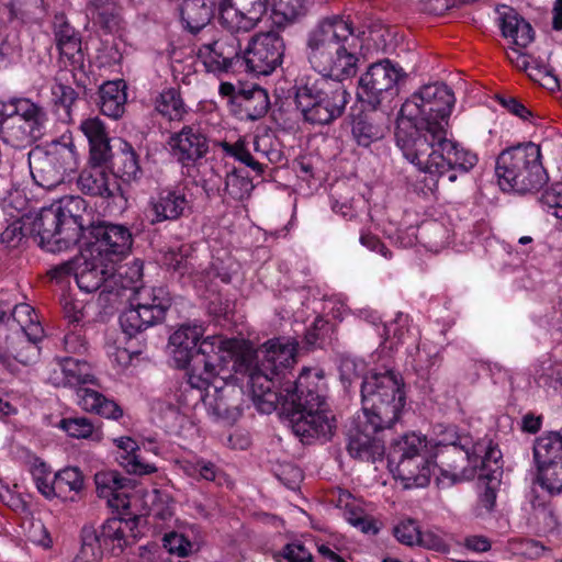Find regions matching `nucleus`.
Listing matches in <instances>:
<instances>
[{
    "label": "nucleus",
    "instance_id": "nucleus-1",
    "mask_svg": "<svg viewBox=\"0 0 562 562\" xmlns=\"http://www.w3.org/2000/svg\"><path fill=\"white\" fill-rule=\"evenodd\" d=\"M305 56L318 77L340 82L353 77L359 58L352 21L338 15L322 20L307 34Z\"/></svg>",
    "mask_w": 562,
    "mask_h": 562
},
{
    "label": "nucleus",
    "instance_id": "nucleus-2",
    "mask_svg": "<svg viewBox=\"0 0 562 562\" xmlns=\"http://www.w3.org/2000/svg\"><path fill=\"white\" fill-rule=\"evenodd\" d=\"M454 101L451 89L438 82L425 85L413 93L400 110L395 133L398 148L403 151V140L417 143L447 132Z\"/></svg>",
    "mask_w": 562,
    "mask_h": 562
},
{
    "label": "nucleus",
    "instance_id": "nucleus-3",
    "mask_svg": "<svg viewBox=\"0 0 562 562\" xmlns=\"http://www.w3.org/2000/svg\"><path fill=\"white\" fill-rule=\"evenodd\" d=\"M326 383L321 370L304 368L286 390L279 404L291 402V428L302 441L311 438L329 439L336 428L335 417L326 408Z\"/></svg>",
    "mask_w": 562,
    "mask_h": 562
},
{
    "label": "nucleus",
    "instance_id": "nucleus-4",
    "mask_svg": "<svg viewBox=\"0 0 562 562\" xmlns=\"http://www.w3.org/2000/svg\"><path fill=\"white\" fill-rule=\"evenodd\" d=\"M403 156L419 171L431 177L432 184L428 187L429 190H434L438 179L447 173L448 181L456 182L458 172L468 173L479 160L475 153L448 139L447 132L439 133L434 138L419 139L417 143L403 140Z\"/></svg>",
    "mask_w": 562,
    "mask_h": 562
},
{
    "label": "nucleus",
    "instance_id": "nucleus-5",
    "mask_svg": "<svg viewBox=\"0 0 562 562\" xmlns=\"http://www.w3.org/2000/svg\"><path fill=\"white\" fill-rule=\"evenodd\" d=\"M87 207L80 196H65L43 205L37 213V235L47 251H63L78 244L85 235V220L77 212Z\"/></svg>",
    "mask_w": 562,
    "mask_h": 562
},
{
    "label": "nucleus",
    "instance_id": "nucleus-6",
    "mask_svg": "<svg viewBox=\"0 0 562 562\" xmlns=\"http://www.w3.org/2000/svg\"><path fill=\"white\" fill-rule=\"evenodd\" d=\"M43 379L55 387H77L78 405L87 411L105 418L117 419L123 415L120 406L104 397L98 391L81 387L83 384H94L91 366L72 357L57 359L47 364L43 371Z\"/></svg>",
    "mask_w": 562,
    "mask_h": 562
},
{
    "label": "nucleus",
    "instance_id": "nucleus-7",
    "mask_svg": "<svg viewBox=\"0 0 562 562\" xmlns=\"http://www.w3.org/2000/svg\"><path fill=\"white\" fill-rule=\"evenodd\" d=\"M405 400L403 380L394 371L370 373L362 381V412L372 430L391 428L400 419Z\"/></svg>",
    "mask_w": 562,
    "mask_h": 562
},
{
    "label": "nucleus",
    "instance_id": "nucleus-8",
    "mask_svg": "<svg viewBox=\"0 0 562 562\" xmlns=\"http://www.w3.org/2000/svg\"><path fill=\"white\" fill-rule=\"evenodd\" d=\"M260 364L249 372V387L255 406L265 414L277 409L282 394L276 390L273 378L294 364L296 344L270 340L260 350Z\"/></svg>",
    "mask_w": 562,
    "mask_h": 562
},
{
    "label": "nucleus",
    "instance_id": "nucleus-9",
    "mask_svg": "<svg viewBox=\"0 0 562 562\" xmlns=\"http://www.w3.org/2000/svg\"><path fill=\"white\" fill-rule=\"evenodd\" d=\"M348 99L342 82L326 77H306L296 86V108L313 125H327L340 117Z\"/></svg>",
    "mask_w": 562,
    "mask_h": 562
},
{
    "label": "nucleus",
    "instance_id": "nucleus-10",
    "mask_svg": "<svg viewBox=\"0 0 562 562\" xmlns=\"http://www.w3.org/2000/svg\"><path fill=\"white\" fill-rule=\"evenodd\" d=\"M496 175L504 190L519 193L539 190L548 180L540 146L529 142L503 150L496 160Z\"/></svg>",
    "mask_w": 562,
    "mask_h": 562
},
{
    "label": "nucleus",
    "instance_id": "nucleus-11",
    "mask_svg": "<svg viewBox=\"0 0 562 562\" xmlns=\"http://www.w3.org/2000/svg\"><path fill=\"white\" fill-rule=\"evenodd\" d=\"M389 467L394 476L404 483V487H425L429 484L435 464L428 458L425 436L409 432L392 443Z\"/></svg>",
    "mask_w": 562,
    "mask_h": 562
},
{
    "label": "nucleus",
    "instance_id": "nucleus-12",
    "mask_svg": "<svg viewBox=\"0 0 562 562\" xmlns=\"http://www.w3.org/2000/svg\"><path fill=\"white\" fill-rule=\"evenodd\" d=\"M172 296L164 285H139L130 297V306L120 316V324L130 337L160 324L172 306Z\"/></svg>",
    "mask_w": 562,
    "mask_h": 562
},
{
    "label": "nucleus",
    "instance_id": "nucleus-13",
    "mask_svg": "<svg viewBox=\"0 0 562 562\" xmlns=\"http://www.w3.org/2000/svg\"><path fill=\"white\" fill-rule=\"evenodd\" d=\"M237 341L222 335L205 337L196 347L193 363L187 372V386L205 389L220 373V366L235 351Z\"/></svg>",
    "mask_w": 562,
    "mask_h": 562
},
{
    "label": "nucleus",
    "instance_id": "nucleus-14",
    "mask_svg": "<svg viewBox=\"0 0 562 562\" xmlns=\"http://www.w3.org/2000/svg\"><path fill=\"white\" fill-rule=\"evenodd\" d=\"M404 77L403 69L389 59L374 63L359 79L358 98L376 109L397 95V83Z\"/></svg>",
    "mask_w": 562,
    "mask_h": 562
},
{
    "label": "nucleus",
    "instance_id": "nucleus-15",
    "mask_svg": "<svg viewBox=\"0 0 562 562\" xmlns=\"http://www.w3.org/2000/svg\"><path fill=\"white\" fill-rule=\"evenodd\" d=\"M284 50V41L278 32H259L241 49L240 60L245 64L246 71L256 76H268L282 65Z\"/></svg>",
    "mask_w": 562,
    "mask_h": 562
},
{
    "label": "nucleus",
    "instance_id": "nucleus-16",
    "mask_svg": "<svg viewBox=\"0 0 562 562\" xmlns=\"http://www.w3.org/2000/svg\"><path fill=\"white\" fill-rule=\"evenodd\" d=\"M86 232L94 238L89 249L115 266L132 250L133 235L125 225L105 221L89 223L87 227L85 226Z\"/></svg>",
    "mask_w": 562,
    "mask_h": 562
},
{
    "label": "nucleus",
    "instance_id": "nucleus-17",
    "mask_svg": "<svg viewBox=\"0 0 562 562\" xmlns=\"http://www.w3.org/2000/svg\"><path fill=\"white\" fill-rule=\"evenodd\" d=\"M236 33L215 37V34L207 35L196 50L198 59L203 64L207 72L226 74L234 65L240 61L241 43Z\"/></svg>",
    "mask_w": 562,
    "mask_h": 562
},
{
    "label": "nucleus",
    "instance_id": "nucleus-18",
    "mask_svg": "<svg viewBox=\"0 0 562 562\" xmlns=\"http://www.w3.org/2000/svg\"><path fill=\"white\" fill-rule=\"evenodd\" d=\"M271 0H218L220 24L232 33L252 31Z\"/></svg>",
    "mask_w": 562,
    "mask_h": 562
},
{
    "label": "nucleus",
    "instance_id": "nucleus-19",
    "mask_svg": "<svg viewBox=\"0 0 562 562\" xmlns=\"http://www.w3.org/2000/svg\"><path fill=\"white\" fill-rule=\"evenodd\" d=\"M72 159L71 147L56 139L37 145V164L43 173V181H37V186L50 189L63 183L64 172Z\"/></svg>",
    "mask_w": 562,
    "mask_h": 562
},
{
    "label": "nucleus",
    "instance_id": "nucleus-20",
    "mask_svg": "<svg viewBox=\"0 0 562 562\" xmlns=\"http://www.w3.org/2000/svg\"><path fill=\"white\" fill-rule=\"evenodd\" d=\"M205 389H194L196 400L203 401L209 412L216 418L234 420L241 413L243 391L240 387L224 383L223 385L211 384Z\"/></svg>",
    "mask_w": 562,
    "mask_h": 562
},
{
    "label": "nucleus",
    "instance_id": "nucleus-21",
    "mask_svg": "<svg viewBox=\"0 0 562 562\" xmlns=\"http://www.w3.org/2000/svg\"><path fill=\"white\" fill-rule=\"evenodd\" d=\"M115 276V265L108 262L101 256L87 250L82 254V261L75 271L76 282L83 292L91 293L104 286V291L112 292L111 277Z\"/></svg>",
    "mask_w": 562,
    "mask_h": 562
},
{
    "label": "nucleus",
    "instance_id": "nucleus-22",
    "mask_svg": "<svg viewBox=\"0 0 562 562\" xmlns=\"http://www.w3.org/2000/svg\"><path fill=\"white\" fill-rule=\"evenodd\" d=\"M83 477L77 468H66L53 472L44 462L37 461V491L46 498L78 492L82 488Z\"/></svg>",
    "mask_w": 562,
    "mask_h": 562
},
{
    "label": "nucleus",
    "instance_id": "nucleus-23",
    "mask_svg": "<svg viewBox=\"0 0 562 562\" xmlns=\"http://www.w3.org/2000/svg\"><path fill=\"white\" fill-rule=\"evenodd\" d=\"M473 465L467 469L461 477H475L486 481L488 484L499 481L502 453L491 440L484 439L473 445L471 449Z\"/></svg>",
    "mask_w": 562,
    "mask_h": 562
},
{
    "label": "nucleus",
    "instance_id": "nucleus-24",
    "mask_svg": "<svg viewBox=\"0 0 562 562\" xmlns=\"http://www.w3.org/2000/svg\"><path fill=\"white\" fill-rule=\"evenodd\" d=\"M171 155L183 166L194 164L209 150L205 136L192 126L186 125L168 139Z\"/></svg>",
    "mask_w": 562,
    "mask_h": 562
},
{
    "label": "nucleus",
    "instance_id": "nucleus-25",
    "mask_svg": "<svg viewBox=\"0 0 562 562\" xmlns=\"http://www.w3.org/2000/svg\"><path fill=\"white\" fill-rule=\"evenodd\" d=\"M97 494L106 501V505L115 510L130 508V497L125 490L131 485V480L124 477L117 471L104 470L94 475Z\"/></svg>",
    "mask_w": 562,
    "mask_h": 562
},
{
    "label": "nucleus",
    "instance_id": "nucleus-26",
    "mask_svg": "<svg viewBox=\"0 0 562 562\" xmlns=\"http://www.w3.org/2000/svg\"><path fill=\"white\" fill-rule=\"evenodd\" d=\"M203 335L199 325H182L169 338L172 358L179 368L189 371L196 350L198 342Z\"/></svg>",
    "mask_w": 562,
    "mask_h": 562
},
{
    "label": "nucleus",
    "instance_id": "nucleus-27",
    "mask_svg": "<svg viewBox=\"0 0 562 562\" xmlns=\"http://www.w3.org/2000/svg\"><path fill=\"white\" fill-rule=\"evenodd\" d=\"M438 456L440 458V476L437 477L438 484H443L445 480H448L449 484H454L472 479L461 477V474L473 465L471 450H465L461 446L451 443L446 446Z\"/></svg>",
    "mask_w": 562,
    "mask_h": 562
},
{
    "label": "nucleus",
    "instance_id": "nucleus-28",
    "mask_svg": "<svg viewBox=\"0 0 562 562\" xmlns=\"http://www.w3.org/2000/svg\"><path fill=\"white\" fill-rule=\"evenodd\" d=\"M78 187L85 194L114 199L122 195L119 181L114 175L105 172L100 167L83 170L78 178Z\"/></svg>",
    "mask_w": 562,
    "mask_h": 562
},
{
    "label": "nucleus",
    "instance_id": "nucleus-29",
    "mask_svg": "<svg viewBox=\"0 0 562 562\" xmlns=\"http://www.w3.org/2000/svg\"><path fill=\"white\" fill-rule=\"evenodd\" d=\"M362 429L360 427L350 430L347 450L349 454L361 461L375 462L384 454L383 445L374 439V435L380 430H372L364 419Z\"/></svg>",
    "mask_w": 562,
    "mask_h": 562
},
{
    "label": "nucleus",
    "instance_id": "nucleus-30",
    "mask_svg": "<svg viewBox=\"0 0 562 562\" xmlns=\"http://www.w3.org/2000/svg\"><path fill=\"white\" fill-rule=\"evenodd\" d=\"M213 12L205 0H186L181 8V16L187 27L198 34V41H204L207 35L215 34L216 30L210 25Z\"/></svg>",
    "mask_w": 562,
    "mask_h": 562
},
{
    "label": "nucleus",
    "instance_id": "nucleus-31",
    "mask_svg": "<svg viewBox=\"0 0 562 562\" xmlns=\"http://www.w3.org/2000/svg\"><path fill=\"white\" fill-rule=\"evenodd\" d=\"M113 442L119 449L116 460L127 473L147 475L157 471L155 464L144 461L140 449L133 438L119 437L113 439Z\"/></svg>",
    "mask_w": 562,
    "mask_h": 562
},
{
    "label": "nucleus",
    "instance_id": "nucleus-32",
    "mask_svg": "<svg viewBox=\"0 0 562 562\" xmlns=\"http://www.w3.org/2000/svg\"><path fill=\"white\" fill-rule=\"evenodd\" d=\"M53 25L60 55L74 64L80 63L82 60V52L79 33L68 23L64 14H56Z\"/></svg>",
    "mask_w": 562,
    "mask_h": 562
},
{
    "label": "nucleus",
    "instance_id": "nucleus-33",
    "mask_svg": "<svg viewBox=\"0 0 562 562\" xmlns=\"http://www.w3.org/2000/svg\"><path fill=\"white\" fill-rule=\"evenodd\" d=\"M383 115L374 110L360 112L353 117L351 133L358 145L368 147L384 136Z\"/></svg>",
    "mask_w": 562,
    "mask_h": 562
},
{
    "label": "nucleus",
    "instance_id": "nucleus-34",
    "mask_svg": "<svg viewBox=\"0 0 562 562\" xmlns=\"http://www.w3.org/2000/svg\"><path fill=\"white\" fill-rule=\"evenodd\" d=\"M188 200L184 193L178 191H162L157 199L150 203L153 218L151 223L172 221L183 215L188 207Z\"/></svg>",
    "mask_w": 562,
    "mask_h": 562
},
{
    "label": "nucleus",
    "instance_id": "nucleus-35",
    "mask_svg": "<svg viewBox=\"0 0 562 562\" xmlns=\"http://www.w3.org/2000/svg\"><path fill=\"white\" fill-rule=\"evenodd\" d=\"M126 100V85L123 80L104 82L99 89L100 111L111 119L117 120L124 114Z\"/></svg>",
    "mask_w": 562,
    "mask_h": 562
},
{
    "label": "nucleus",
    "instance_id": "nucleus-36",
    "mask_svg": "<svg viewBox=\"0 0 562 562\" xmlns=\"http://www.w3.org/2000/svg\"><path fill=\"white\" fill-rule=\"evenodd\" d=\"M235 104L240 114L246 119L256 121L262 117L270 106L269 95L266 89L255 85L247 89H240L235 97Z\"/></svg>",
    "mask_w": 562,
    "mask_h": 562
},
{
    "label": "nucleus",
    "instance_id": "nucleus-37",
    "mask_svg": "<svg viewBox=\"0 0 562 562\" xmlns=\"http://www.w3.org/2000/svg\"><path fill=\"white\" fill-rule=\"evenodd\" d=\"M501 30L506 38H510L517 47H527L535 38V32L531 25L518 13L507 8L501 13Z\"/></svg>",
    "mask_w": 562,
    "mask_h": 562
},
{
    "label": "nucleus",
    "instance_id": "nucleus-38",
    "mask_svg": "<svg viewBox=\"0 0 562 562\" xmlns=\"http://www.w3.org/2000/svg\"><path fill=\"white\" fill-rule=\"evenodd\" d=\"M34 130L35 120L21 119V116L0 119V132L3 134L4 140L16 148H23L34 143Z\"/></svg>",
    "mask_w": 562,
    "mask_h": 562
},
{
    "label": "nucleus",
    "instance_id": "nucleus-39",
    "mask_svg": "<svg viewBox=\"0 0 562 562\" xmlns=\"http://www.w3.org/2000/svg\"><path fill=\"white\" fill-rule=\"evenodd\" d=\"M533 458L537 467L562 460V434L547 431L539 436L535 440Z\"/></svg>",
    "mask_w": 562,
    "mask_h": 562
},
{
    "label": "nucleus",
    "instance_id": "nucleus-40",
    "mask_svg": "<svg viewBox=\"0 0 562 562\" xmlns=\"http://www.w3.org/2000/svg\"><path fill=\"white\" fill-rule=\"evenodd\" d=\"M155 109L169 121L181 122L189 114L181 93L176 88L162 90L155 100Z\"/></svg>",
    "mask_w": 562,
    "mask_h": 562
},
{
    "label": "nucleus",
    "instance_id": "nucleus-41",
    "mask_svg": "<svg viewBox=\"0 0 562 562\" xmlns=\"http://www.w3.org/2000/svg\"><path fill=\"white\" fill-rule=\"evenodd\" d=\"M35 232V216H26V220L15 218L1 233L0 239L7 248L14 249L23 246Z\"/></svg>",
    "mask_w": 562,
    "mask_h": 562
},
{
    "label": "nucleus",
    "instance_id": "nucleus-42",
    "mask_svg": "<svg viewBox=\"0 0 562 562\" xmlns=\"http://www.w3.org/2000/svg\"><path fill=\"white\" fill-rule=\"evenodd\" d=\"M126 527L127 522L119 518H112L102 525L100 533H98L104 548H108L114 555L122 553L127 543L125 539Z\"/></svg>",
    "mask_w": 562,
    "mask_h": 562
},
{
    "label": "nucleus",
    "instance_id": "nucleus-43",
    "mask_svg": "<svg viewBox=\"0 0 562 562\" xmlns=\"http://www.w3.org/2000/svg\"><path fill=\"white\" fill-rule=\"evenodd\" d=\"M308 5L304 0H278L273 3L272 20L279 27L299 21L305 16Z\"/></svg>",
    "mask_w": 562,
    "mask_h": 562
},
{
    "label": "nucleus",
    "instance_id": "nucleus-44",
    "mask_svg": "<svg viewBox=\"0 0 562 562\" xmlns=\"http://www.w3.org/2000/svg\"><path fill=\"white\" fill-rule=\"evenodd\" d=\"M88 12L101 27L111 32L119 24V7L114 0H91Z\"/></svg>",
    "mask_w": 562,
    "mask_h": 562
},
{
    "label": "nucleus",
    "instance_id": "nucleus-45",
    "mask_svg": "<svg viewBox=\"0 0 562 562\" xmlns=\"http://www.w3.org/2000/svg\"><path fill=\"white\" fill-rule=\"evenodd\" d=\"M33 192L22 188H15L10 191L5 202V210L10 216L26 220V216H34Z\"/></svg>",
    "mask_w": 562,
    "mask_h": 562
},
{
    "label": "nucleus",
    "instance_id": "nucleus-46",
    "mask_svg": "<svg viewBox=\"0 0 562 562\" xmlns=\"http://www.w3.org/2000/svg\"><path fill=\"white\" fill-rule=\"evenodd\" d=\"M103 543L93 527L81 530V548L72 562H101Z\"/></svg>",
    "mask_w": 562,
    "mask_h": 562
},
{
    "label": "nucleus",
    "instance_id": "nucleus-47",
    "mask_svg": "<svg viewBox=\"0 0 562 562\" xmlns=\"http://www.w3.org/2000/svg\"><path fill=\"white\" fill-rule=\"evenodd\" d=\"M252 189V181L240 170L234 169L226 175L222 195L234 201H243L250 196Z\"/></svg>",
    "mask_w": 562,
    "mask_h": 562
},
{
    "label": "nucleus",
    "instance_id": "nucleus-48",
    "mask_svg": "<svg viewBox=\"0 0 562 562\" xmlns=\"http://www.w3.org/2000/svg\"><path fill=\"white\" fill-rule=\"evenodd\" d=\"M115 177L122 178L124 181H132L137 179L140 173L138 158L134 149L125 145V148L115 157L113 162Z\"/></svg>",
    "mask_w": 562,
    "mask_h": 562
},
{
    "label": "nucleus",
    "instance_id": "nucleus-49",
    "mask_svg": "<svg viewBox=\"0 0 562 562\" xmlns=\"http://www.w3.org/2000/svg\"><path fill=\"white\" fill-rule=\"evenodd\" d=\"M537 480L550 494L562 493V460L537 467Z\"/></svg>",
    "mask_w": 562,
    "mask_h": 562
},
{
    "label": "nucleus",
    "instance_id": "nucleus-50",
    "mask_svg": "<svg viewBox=\"0 0 562 562\" xmlns=\"http://www.w3.org/2000/svg\"><path fill=\"white\" fill-rule=\"evenodd\" d=\"M143 277V263L134 260L131 265L115 266V276L111 277V285H120L121 289H131L134 292L138 288L136 283Z\"/></svg>",
    "mask_w": 562,
    "mask_h": 562
},
{
    "label": "nucleus",
    "instance_id": "nucleus-51",
    "mask_svg": "<svg viewBox=\"0 0 562 562\" xmlns=\"http://www.w3.org/2000/svg\"><path fill=\"white\" fill-rule=\"evenodd\" d=\"M218 146L226 155L234 157L236 160L251 168L257 175H261L263 172L262 164L251 156L244 139L240 138L234 144L223 140L218 143Z\"/></svg>",
    "mask_w": 562,
    "mask_h": 562
},
{
    "label": "nucleus",
    "instance_id": "nucleus-52",
    "mask_svg": "<svg viewBox=\"0 0 562 562\" xmlns=\"http://www.w3.org/2000/svg\"><path fill=\"white\" fill-rule=\"evenodd\" d=\"M13 116L35 120V103L26 98H16L8 102L0 101V119H10Z\"/></svg>",
    "mask_w": 562,
    "mask_h": 562
},
{
    "label": "nucleus",
    "instance_id": "nucleus-53",
    "mask_svg": "<svg viewBox=\"0 0 562 562\" xmlns=\"http://www.w3.org/2000/svg\"><path fill=\"white\" fill-rule=\"evenodd\" d=\"M67 72L57 77L50 86L52 101L55 105L64 108L67 112L77 99L76 91L64 80H67Z\"/></svg>",
    "mask_w": 562,
    "mask_h": 562
},
{
    "label": "nucleus",
    "instance_id": "nucleus-54",
    "mask_svg": "<svg viewBox=\"0 0 562 562\" xmlns=\"http://www.w3.org/2000/svg\"><path fill=\"white\" fill-rule=\"evenodd\" d=\"M182 469L189 476L206 481H214L220 474L218 468L213 462L203 459L195 461L184 460Z\"/></svg>",
    "mask_w": 562,
    "mask_h": 562
},
{
    "label": "nucleus",
    "instance_id": "nucleus-55",
    "mask_svg": "<svg viewBox=\"0 0 562 562\" xmlns=\"http://www.w3.org/2000/svg\"><path fill=\"white\" fill-rule=\"evenodd\" d=\"M33 312L34 308L26 303L15 304L13 310L11 311V316L13 321L18 323L21 330L25 334L29 341L31 342H35V337L33 335Z\"/></svg>",
    "mask_w": 562,
    "mask_h": 562
},
{
    "label": "nucleus",
    "instance_id": "nucleus-56",
    "mask_svg": "<svg viewBox=\"0 0 562 562\" xmlns=\"http://www.w3.org/2000/svg\"><path fill=\"white\" fill-rule=\"evenodd\" d=\"M528 76L547 89L554 90L559 87L553 69L543 59H533L532 71H529Z\"/></svg>",
    "mask_w": 562,
    "mask_h": 562
},
{
    "label": "nucleus",
    "instance_id": "nucleus-57",
    "mask_svg": "<svg viewBox=\"0 0 562 562\" xmlns=\"http://www.w3.org/2000/svg\"><path fill=\"white\" fill-rule=\"evenodd\" d=\"M60 427L74 438H88L94 429L93 424L86 417L64 418Z\"/></svg>",
    "mask_w": 562,
    "mask_h": 562
},
{
    "label": "nucleus",
    "instance_id": "nucleus-58",
    "mask_svg": "<svg viewBox=\"0 0 562 562\" xmlns=\"http://www.w3.org/2000/svg\"><path fill=\"white\" fill-rule=\"evenodd\" d=\"M393 533L395 538L405 546L417 544L420 539V530L417 522L413 519L401 521L394 527Z\"/></svg>",
    "mask_w": 562,
    "mask_h": 562
},
{
    "label": "nucleus",
    "instance_id": "nucleus-59",
    "mask_svg": "<svg viewBox=\"0 0 562 562\" xmlns=\"http://www.w3.org/2000/svg\"><path fill=\"white\" fill-rule=\"evenodd\" d=\"M164 548L170 553L178 557H187L192 548L191 542L183 536L177 532L166 533L162 538Z\"/></svg>",
    "mask_w": 562,
    "mask_h": 562
},
{
    "label": "nucleus",
    "instance_id": "nucleus-60",
    "mask_svg": "<svg viewBox=\"0 0 562 562\" xmlns=\"http://www.w3.org/2000/svg\"><path fill=\"white\" fill-rule=\"evenodd\" d=\"M541 203L546 205L557 218H562V182L548 188L541 195Z\"/></svg>",
    "mask_w": 562,
    "mask_h": 562
},
{
    "label": "nucleus",
    "instance_id": "nucleus-61",
    "mask_svg": "<svg viewBox=\"0 0 562 562\" xmlns=\"http://www.w3.org/2000/svg\"><path fill=\"white\" fill-rule=\"evenodd\" d=\"M80 130L88 138L89 144L108 138L103 122L99 117H89L81 122Z\"/></svg>",
    "mask_w": 562,
    "mask_h": 562
},
{
    "label": "nucleus",
    "instance_id": "nucleus-62",
    "mask_svg": "<svg viewBox=\"0 0 562 562\" xmlns=\"http://www.w3.org/2000/svg\"><path fill=\"white\" fill-rule=\"evenodd\" d=\"M64 349L68 353L81 356L88 350V342L80 331H70L63 340Z\"/></svg>",
    "mask_w": 562,
    "mask_h": 562
},
{
    "label": "nucleus",
    "instance_id": "nucleus-63",
    "mask_svg": "<svg viewBox=\"0 0 562 562\" xmlns=\"http://www.w3.org/2000/svg\"><path fill=\"white\" fill-rule=\"evenodd\" d=\"M445 227L437 222H429L420 228V236L429 246H438L446 238Z\"/></svg>",
    "mask_w": 562,
    "mask_h": 562
},
{
    "label": "nucleus",
    "instance_id": "nucleus-64",
    "mask_svg": "<svg viewBox=\"0 0 562 562\" xmlns=\"http://www.w3.org/2000/svg\"><path fill=\"white\" fill-rule=\"evenodd\" d=\"M288 562H312V553L301 543H289L283 549Z\"/></svg>",
    "mask_w": 562,
    "mask_h": 562
}]
</instances>
